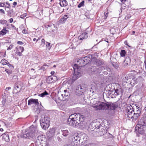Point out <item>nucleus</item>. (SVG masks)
Listing matches in <instances>:
<instances>
[{
    "mask_svg": "<svg viewBox=\"0 0 146 146\" xmlns=\"http://www.w3.org/2000/svg\"><path fill=\"white\" fill-rule=\"evenodd\" d=\"M96 62L97 65L98 66H100L104 63V61L102 60H97Z\"/></svg>",
    "mask_w": 146,
    "mask_h": 146,
    "instance_id": "obj_25",
    "label": "nucleus"
},
{
    "mask_svg": "<svg viewBox=\"0 0 146 146\" xmlns=\"http://www.w3.org/2000/svg\"><path fill=\"white\" fill-rule=\"evenodd\" d=\"M98 69H97L96 67L95 66H92L91 68V70L92 71L91 74H94L96 73V71Z\"/></svg>",
    "mask_w": 146,
    "mask_h": 146,
    "instance_id": "obj_27",
    "label": "nucleus"
},
{
    "mask_svg": "<svg viewBox=\"0 0 146 146\" xmlns=\"http://www.w3.org/2000/svg\"><path fill=\"white\" fill-rule=\"evenodd\" d=\"M22 33L23 34H26L27 33V32L25 29H24L22 31Z\"/></svg>",
    "mask_w": 146,
    "mask_h": 146,
    "instance_id": "obj_45",
    "label": "nucleus"
},
{
    "mask_svg": "<svg viewBox=\"0 0 146 146\" xmlns=\"http://www.w3.org/2000/svg\"><path fill=\"white\" fill-rule=\"evenodd\" d=\"M84 61L83 57H80L78 59L77 62L81 65V66L82 67V65L84 64Z\"/></svg>",
    "mask_w": 146,
    "mask_h": 146,
    "instance_id": "obj_24",
    "label": "nucleus"
},
{
    "mask_svg": "<svg viewBox=\"0 0 146 146\" xmlns=\"http://www.w3.org/2000/svg\"><path fill=\"white\" fill-rule=\"evenodd\" d=\"M17 44L20 45H22L24 44V43L21 41H18L17 42Z\"/></svg>",
    "mask_w": 146,
    "mask_h": 146,
    "instance_id": "obj_42",
    "label": "nucleus"
},
{
    "mask_svg": "<svg viewBox=\"0 0 146 146\" xmlns=\"http://www.w3.org/2000/svg\"><path fill=\"white\" fill-rule=\"evenodd\" d=\"M131 106H134V108L136 109V111H137V112H139V111H141V108L137 104H133Z\"/></svg>",
    "mask_w": 146,
    "mask_h": 146,
    "instance_id": "obj_21",
    "label": "nucleus"
},
{
    "mask_svg": "<svg viewBox=\"0 0 146 146\" xmlns=\"http://www.w3.org/2000/svg\"><path fill=\"white\" fill-rule=\"evenodd\" d=\"M104 15H105V17H104V19H105L107 18V17L108 16V13H104Z\"/></svg>",
    "mask_w": 146,
    "mask_h": 146,
    "instance_id": "obj_43",
    "label": "nucleus"
},
{
    "mask_svg": "<svg viewBox=\"0 0 146 146\" xmlns=\"http://www.w3.org/2000/svg\"><path fill=\"white\" fill-rule=\"evenodd\" d=\"M54 71H52L50 72V74L52 75H53V74H54Z\"/></svg>",
    "mask_w": 146,
    "mask_h": 146,
    "instance_id": "obj_59",
    "label": "nucleus"
},
{
    "mask_svg": "<svg viewBox=\"0 0 146 146\" xmlns=\"http://www.w3.org/2000/svg\"><path fill=\"white\" fill-rule=\"evenodd\" d=\"M50 45V43L49 42H46V46L47 47H48Z\"/></svg>",
    "mask_w": 146,
    "mask_h": 146,
    "instance_id": "obj_48",
    "label": "nucleus"
},
{
    "mask_svg": "<svg viewBox=\"0 0 146 146\" xmlns=\"http://www.w3.org/2000/svg\"><path fill=\"white\" fill-rule=\"evenodd\" d=\"M63 0L62 3H60V5L61 7L66 6L68 5L67 2L66 0Z\"/></svg>",
    "mask_w": 146,
    "mask_h": 146,
    "instance_id": "obj_29",
    "label": "nucleus"
},
{
    "mask_svg": "<svg viewBox=\"0 0 146 146\" xmlns=\"http://www.w3.org/2000/svg\"><path fill=\"white\" fill-rule=\"evenodd\" d=\"M0 12L1 13H3V14L5 13V11H4V10L3 9H0Z\"/></svg>",
    "mask_w": 146,
    "mask_h": 146,
    "instance_id": "obj_49",
    "label": "nucleus"
},
{
    "mask_svg": "<svg viewBox=\"0 0 146 146\" xmlns=\"http://www.w3.org/2000/svg\"><path fill=\"white\" fill-rule=\"evenodd\" d=\"M48 94V93L46 91H45L44 92H43L41 94H39L38 96L41 97H44L45 96L47 95Z\"/></svg>",
    "mask_w": 146,
    "mask_h": 146,
    "instance_id": "obj_31",
    "label": "nucleus"
},
{
    "mask_svg": "<svg viewBox=\"0 0 146 146\" xmlns=\"http://www.w3.org/2000/svg\"><path fill=\"white\" fill-rule=\"evenodd\" d=\"M136 133H137V136L139 137V134H140L139 133H138L137 132H136Z\"/></svg>",
    "mask_w": 146,
    "mask_h": 146,
    "instance_id": "obj_61",
    "label": "nucleus"
},
{
    "mask_svg": "<svg viewBox=\"0 0 146 146\" xmlns=\"http://www.w3.org/2000/svg\"><path fill=\"white\" fill-rule=\"evenodd\" d=\"M130 62L131 59L129 57H126L124 61V66H127L130 63Z\"/></svg>",
    "mask_w": 146,
    "mask_h": 146,
    "instance_id": "obj_19",
    "label": "nucleus"
},
{
    "mask_svg": "<svg viewBox=\"0 0 146 146\" xmlns=\"http://www.w3.org/2000/svg\"><path fill=\"white\" fill-rule=\"evenodd\" d=\"M9 31L6 29V28H4L3 29L0 31V35L3 36L5 35L7 32Z\"/></svg>",
    "mask_w": 146,
    "mask_h": 146,
    "instance_id": "obj_23",
    "label": "nucleus"
},
{
    "mask_svg": "<svg viewBox=\"0 0 146 146\" xmlns=\"http://www.w3.org/2000/svg\"><path fill=\"white\" fill-rule=\"evenodd\" d=\"M2 135L3 138L5 139V141H7L9 139V136L8 134L6 135L4 133Z\"/></svg>",
    "mask_w": 146,
    "mask_h": 146,
    "instance_id": "obj_30",
    "label": "nucleus"
},
{
    "mask_svg": "<svg viewBox=\"0 0 146 146\" xmlns=\"http://www.w3.org/2000/svg\"><path fill=\"white\" fill-rule=\"evenodd\" d=\"M6 4L8 5V6H7L6 7L7 8H9V7H10V4L9 3V2H6Z\"/></svg>",
    "mask_w": 146,
    "mask_h": 146,
    "instance_id": "obj_51",
    "label": "nucleus"
},
{
    "mask_svg": "<svg viewBox=\"0 0 146 146\" xmlns=\"http://www.w3.org/2000/svg\"><path fill=\"white\" fill-rule=\"evenodd\" d=\"M137 79L134 76L129 74L126 76L124 80L122 82V85L123 87H125V84L128 83L131 85H135L137 83Z\"/></svg>",
    "mask_w": 146,
    "mask_h": 146,
    "instance_id": "obj_5",
    "label": "nucleus"
},
{
    "mask_svg": "<svg viewBox=\"0 0 146 146\" xmlns=\"http://www.w3.org/2000/svg\"><path fill=\"white\" fill-rule=\"evenodd\" d=\"M7 23V21L5 20H0V23L2 25L6 24Z\"/></svg>",
    "mask_w": 146,
    "mask_h": 146,
    "instance_id": "obj_37",
    "label": "nucleus"
},
{
    "mask_svg": "<svg viewBox=\"0 0 146 146\" xmlns=\"http://www.w3.org/2000/svg\"><path fill=\"white\" fill-rule=\"evenodd\" d=\"M12 101V98L10 96L7 97V98H3L2 102V104L4 106L6 103H9Z\"/></svg>",
    "mask_w": 146,
    "mask_h": 146,
    "instance_id": "obj_15",
    "label": "nucleus"
},
{
    "mask_svg": "<svg viewBox=\"0 0 146 146\" xmlns=\"http://www.w3.org/2000/svg\"><path fill=\"white\" fill-rule=\"evenodd\" d=\"M126 53V51L124 50H121L120 52V55L121 57H125Z\"/></svg>",
    "mask_w": 146,
    "mask_h": 146,
    "instance_id": "obj_28",
    "label": "nucleus"
},
{
    "mask_svg": "<svg viewBox=\"0 0 146 146\" xmlns=\"http://www.w3.org/2000/svg\"><path fill=\"white\" fill-rule=\"evenodd\" d=\"M10 26H11V27H12V28H15V26L11 24L10 25Z\"/></svg>",
    "mask_w": 146,
    "mask_h": 146,
    "instance_id": "obj_56",
    "label": "nucleus"
},
{
    "mask_svg": "<svg viewBox=\"0 0 146 146\" xmlns=\"http://www.w3.org/2000/svg\"><path fill=\"white\" fill-rule=\"evenodd\" d=\"M39 40V38L38 39L36 40V38H34L33 39V40L34 41H36V42H37Z\"/></svg>",
    "mask_w": 146,
    "mask_h": 146,
    "instance_id": "obj_57",
    "label": "nucleus"
},
{
    "mask_svg": "<svg viewBox=\"0 0 146 146\" xmlns=\"http://www.w3.org/2000/svg\"><path fill=\"white\" fill-rule=\"evenodd\" d=\"M117 102L114 103L107 102V103L98 101L95 104L92 105V107L97 110H115L118 105Z\"/></svg>",
    "mask_w": 146,
    "mask_h": 146,
    "instance_id": "obj_1",
    "label": "nucleus"
},
{
    "mask_svg": "<svg viewBox=\"0 0 146 146\" xmlns=\"http://www.w3.org/2000/svg\"><path fill=\"white\" fill-rule=\"evenodd\" d=\"M16 54L18 56H21L22 55V53L24 50V48L23 47L21 46H19L18 47H17L16 48Z\"/></svg>",
    "mask_w": 146,
    "mask_h": 146,
    "instance_id": "obj_12",
    "label": "nucleus"
},
{
    "mask_svg": "<svg viewBox=\"0 0 146 146\" xmlns=\"http://www.w3.org/2000/svg\"><path fill=\"white\" fill-rule=\"evenodd\" d=\"M124 44L125 45H126L128 46H129V47H130V46L129 45H128V43L126 41H125L124 42Z\"/></svg>",
    "mask_w": 146,
    "mask_h": 146,
    "instance_id": "obj_52",
    "label": "nucleus"
},
{
    "mask_svg": "<svg viewBox=\"0 0 146 146\" xmlns=\"http://www.w3.org/2000/svg\"><path fill=\"white\" fill-rule=\"evenodd\" d=\"M72 139L74 142L76 143V145L80 144V140L81 139L78 135H73Z\"/></svg>",
    "mask_w": 146,
    "mask_h": 146,
    "instance_id": "obj_11",
    "label": "nucleus"
},
{
    "mask_svg": "<svg viewBox=\"0 0 146 146\" xmlns=\"http://www.w3.org/2000/svg\"><path fill=\"white\" fill-rule=\"evenodd\" d=\"M45 40L43 38L41 40V43L42 44H45Z\"/></svg>",
    "mask_w": 146,
    "mask_h": 146,
    "instance_id": "obj_47",
    "label": "nucleus"
},
{
    "mask_svg": "<svg viewBox=\"0 0 146 146\" xmlns=\"http://www.w3.org/2000/svg\"><path fill=\"white\" fill-rule=\"evenodd\" d=\"M28 103L29 105L33 104L36 105H38L39 104V103L38 102V100L36 99H31L28 100Z\"/></svg>",
    "mask_w": 146,
    "mask_h": 146,
    "instance_id": "obj_16",
    "label": "nucleus"
},
{
    "mask_svg": "<svg viewBox=\"0 0 146 146\" xmlns=\"http://www.w3.org/2000/svg\"><path fill=\"white\" fill-rule=\"evenodd\" d=\"M8 62L5 59H3L1 62L3 65H7L8 63Z\"/></svg>",
    "mask_w": 146,
    "mask_h": 146,
    "instance_id": "obj_32",
    "label": "nucleus"
},
{
    "mask_svg": "<svg viewBox=\"0 0 146 146\" xmlns=\"http://www.w3.org/2000/svg\"><path fill=\"white\" fill-rule=\"evenodd\" d=\"M144 110L146 111V104L145 105Z\"/></svg>",
    "mask_w": 146,
    "mask_h": 146,
    "instance_id": "obj_64",
    "label": "nucleus"
},
{
    "mask_svg": "<svg viewBox=\"0 0 146 146\" xmlns=\"http://www.w3.org/2000/svg\"><path fill=\"white\" fill-rule=\"evenodd\" d=\"M74 70V73L72 77V80L75 81L79 78L81 76L80 73V67L78 66L77 64H75L73 67Z\"/></svg>",
    "mask_w": 146,
    "mask_h": 146,
    "instance_id": "obj_7",
    "label": "nucleus"
},
{
    "mask_svg": "<svg viewBox=\"0 0 146 146\" xmlns=\"http://www.w3.org/2000/svg\"><path fill=\"white\" fill-rule=\"evenodd\" d=\"M13 47V44L10 45L7 49V50H9L11 49Z\"/></svg>",
    "mask_w": 146,
    "mask_h": 146,
    "instance_id": "obj_41",
    "label": "nucleus"
},
{
    "mask_svg": "<svg viewBox=\"0 0 146 146\" xmlns=\"http://www.w3.org/2000/svg\"><path fill=\"white\" fill-rule=\"evenodd\" d=\"M0 54L1 55H0V56H2L3 57H5L6 56V51H2L0 52Z\"/></svg>",
    "mask_w": 146,
    "mask_h": 146,
    "instance_id": "obj_35",
    "label": "nucleus"
},
{
    "mask_svg": "<svg viewBox=\"0 0 146 146\" xmlns=\"http://www.w3.org/2000/svg\"><path fill=\"white\" fill-rule=\"evenodd\" d=\"M39 70H42L44 71L46 70V69L44 66H42L40 67Z\"/></svg>",
    "mask_w": 146,
    "mask_h": 146,
    "instance_id": "obj_46",
    "label": "nucleus"
},
{
    "mask_svg": "<svg viewBox=\"0 0 146 146\" xmlns=\"http://www.w3.org/2000/svg\"><path fill=\"white\" fill-rule=\"evenodd\" d=\"M68 18V15H65L63 17L61 18L59 20V21L61 23H64L66 21L67 19Z\"/></svg>",
    "mask_w": 146,
    "mask_h": 146,
    "instance_id": "obj_20",
    "label": "nucleus"
},
{
    "mask_svg": "<svg viewBox=\"0 0 146 146\" xmlns=\"http://www.w3.org/2000/svg\"><path fill=\"white\" fill-rule=\"evenodd\" d=\"M84 1H83L80 3L78 5V8H80L84 6Z\"/></svg>",
    "mask_w": 146,
    "mask_h": 146,
    "instance_id": "obj_34",
    "label": "nucleus"
},
{
    "mask_svg": "<svg viewBox=\"0 0 146 146\" xmlns=\"http://www.w3.org/2000/svg\"><path fill=\"white\" fill-rule=\"evenodd\" d=\"M100 69L101 70H104L105 68L104 67L102 66L100 68Z\"/></svg>",
    "mask_w": 146,
    "mask_h": 146,
    "instance_id": "obj_54",
    "label": "nucleus"
},
{
    "mask_svg": "<svg viewBox=\"0 0 146 146\" xmlns=\"http://www.w3.org/2000/svg\"><path fill=\"white\" fill-rule=\"evenodd\" d=\"M22 88V86L20 82H18L15 84L13 89V92L17 94L20 92Z\"/></svg>",
    "mask_w": 146,
    "mask_h": 146,
    "instance_id": "obj_9",
    "label": "nucleus"
},
{
    "mask_svg": "<svg viewBox=\"0 0 146 146\" xmlns=\"http://www.w3.org/2000/svg\"><path fill=\"white\" fill-rule=\"evenodd\" d=\"M55 131V128H52L49 129L46 133L48 137L49 138L52 137L54 135Z\"/></svg>",
    "mask_w": 146,
    "mask_h": 146,
    "instance_id": "obj_13",
    "label": "nucleus"
},
{
    "mask_svg": "<svg viewBox=\"0 0 146 146\" xmlns=\"http://www.w3.org/2000/svg\"><path fill=\"white\" fill-rule=\"evenodd\" d=\"M11 89V87H8L6 89H5V90L6 91H8L9 90Z\"/></svg>",
    "mask_w": 146,
    "mask_h": 146,
    "instance_id": "obj_50",
    "label": "nucleus"
},
{
    "mask_svg": "<svg viewBox=\"0 0 146 146\" xmlns=\"http://www.w3.org/2000/svg\"><path fill=\"white\" fill-rule=\"evenodd\" d=\"M0 131L1 132H3V128H0Z\"/></svg>",
    "mask_w": 146,
    "mask_h": 146,
    "instance_id": "obj_62",
    "label": "nucleus"
},
{
    "mask_svg": "<svg viewBox=\"0 0 146 146\" xmlns=\"http://www.w3.org/2000/svg\"><path fill=\"white\" fill-rule=\"evenodd\" d=\"M83 139L84 140V141L85 142L88 140V137L86 135H85L84 136V137L83 138Z\"/></svg>",
    "mask_w": 146,
    "mask_h": 146,
    "instance_id": "obj_39",
    "label": "nucleus"
},
{
    "mask_svg": "<svg viewBox=\"0 0 146 146\" xmlns=\"http://www.w3.org/2000/svg\"><path fill=\"white\" fill-rule=\"evenodd\" d=\"M78 88H80V91H82L81 90L82 89V87L80 85H78Z\"/></svg>",
    "mask_w": 146,
    "mask_h": 146,
    "instance_id": "obj_55",
    "label": "nucleus"
},
{
    "mask_svg": "<svg viewBox=\"0 0 146 146\" xmlns=\"http://www.w3.org/2000/svg\"><path fill=\"white\" fill-rule=\"evenodd\" d=\"M117 91H118V90L117 89L115 92L114 94L112 95V98L116 97V96H118V93L117 92Z\"/></svg>",
    "mask_w": 146,
    "mask_h": 146,
    "instance_id": "obj_36",
    "label": "nucleus"
},
{
    "mask_svg": "<svg viewBox=\"0 0 146 146\" xmlns=\"http://www.w3.org/2000/svg\"><path fill=\"white\" fill-rule=\"evenodd\" d=\"M146 125V117L143 116L138 121L136 125L135 129L136 132L142 134L144 131V128Z\"/></svg>",
    "mask_w": 146,
    "mask_h": 146,
    "instance_id": "obj_3",
    "label": "nucleus"
},
{
    "mask_svg": "<svg viewBox=\"0 0 146 146\" xmlns=\"http://www.w3.org/2000/svg\"><path fill=\"white\" fill-rule=\"evenodd\" d=\"M84 117L80 113H74L70 115L67 121V124L75 127L83 121Z\"/></svg>",
    "mask_w": 146,
    "mask_h": 146,
    "instance_id": "obj_2",
    "label": "nucleus"
},
{
    "mask_svg": "<svg viewBox=\"0 0 146 146\" xmlns=\"http://www.w3.org/2000/svg\"><path fill=\"white\" fill-rule=\"evenodd\" d=\"M13 4L15 6L17 5V3L16 2H14L13 3Z\"/></svg>",
    "mask_w": 146,
    "mask_h": 146,
    "instance_id": "obj_58",
    "label": "nucleus"
},
{
    "mask_svg": "<svg viewBox=\"0 0 146 146\" xmlns=\"http://www.w3.org/2000/svg\"><path fill=\"white\" fill-rule=\"evenodd\" d=\"M42 128L44 130L48 129L50 124L49 117L46 115L42 116L40 120Z\"/></svg>",
    "mask_w": 146,
    "mask_h": 146,
    "instance_id": "obj_6",
    "label": "nucleus"
},
{
    "mask_svg": "<svg viewBox=\"0 0 146 146\" xmlns=\"http://www.w3.org/2000/svg\"><path fill=\"white\" fill-rule=\"evenodd\" d=\"M9 21L10 23H11L13 21V18H11L9 20Z\"/></svg>",
    "mask_w": 146,
    "mask_h": 146,
    "instance_id": "obj_53",
    "label": "nucleus"
},
{
    "mask_svg": "<svg viewBox=\"0 0 146 146\" xmlns=\"http://www.w3.org/2000/svg\"><path fill=\"white\" fill-rule=\"evenodd\" d=\"M88 33L86 32L83 33L78 37V39L80 40H83L87 38Z\"/></svg>",
    "mask_w": 146,
    "mask_h": 146,
    "instance_id": "obj_18",
    "label": "nucleus"
},
{
    "mask_svg": "<svg viewBox=\"0 0 146 146\" xmlns=\"http://www.w3.org/2000/svg\"><path fill=\"white\" fill-rule=\"evenodd\" d=\"M9 67L11 68V69H13L14 68L13 66L12 65L9 64V62L7 64V65Z\"/></svg>",
    "mask_w": 146,
    "mask_h": 146,
    "instance_id": "obj_40",
    "label": "nucleus"
},
{
    "mask_svg": "<svg viewBox=\"0 0 146 146\" xmlns=\"http://www.w3.org/2000/svg\"><path fill=\"white\" fill-rule=\"evenodd\" d=\"M134 106H132L131 105L127 106L126 107H125V110L124 112L127 114V117L129 118V117H131L133 114L134 112H135Z\"/></svg>",
    "mask_w": 146,
    "mask_h": 146,
    "instance_id": "obj_8",
    "label": "nucleus"
},
{
    "mask_svg": "<svg viewBox=\"0 0 146 146\" xmlns=\"http://www.w3.org/2000/svg\"><path fill=\"white\" fill-rule=\"evenodd\" d=\"M76 90H79V91H80V88H78V86L76 88Z\"/></svg>",
    "mask_w": 146,
    "mask_h": 146,
    "instance_id": "obj_60",
    "label": "nucleus"
},
{
    "mask_svg": "<svg viewBox=\"0 0 146 146\" xmlns=\"http://www.w3.org/2000/svg\"><path fill=\"white\" fill-rule=\"evenodd\" d=\"M67 90H64V92L65 94H66V93L67 92Z\"/></svg>",
    "mask_w": 146,
    "mask_h": 146,
    "instance_id": "obj_63",
    "label": "nucleus"
},
{
    "mask_svg": "<svg viewBox=\"0 0 146 146\" xmlns=\"http://www.w3.org/2000/svg\"><path fill=\"white\" fill-rule=\"evenodd\" d=\"M88 56H86L85 57H83V59L84 61V64L82 65V66H84L85 65L87 64L91 60L90 57H92V56L90 55H89Z\"/></svg>",
    "mask_w": 146,
    "mask_h": 146,
    "instance_id": "obj_14",
    "label": "nucleus"
},
{
    "mask_svg": "<svg viewBox=\"0 0 146 146\" xmlns=\"http://www.w3.org/2000/svg\"><path fill=\"white\" fill-rule=\"evenodd\" d=\"M62 134L65 137L67 136L69 134V133L67 130L62 129L61 130Z\"/></svg>",
    "mask_w": 146,
    "mask_h": 146,
    "instance_id": "obj_22",
    "label": "nucleus"
},
{
    "mask_svg": "<svg viewBox=\"0 0 146 146\" xmlns=\"http://www.w3.org/2000/svg\"><path fill=\"white\" fill-rule=\"evenodd\" d=\"M38 128L36 126L33 125L29 127L25 132V133L23 135V137L26 138L27 137H33L38 133Z\"/></svg>",
    "mask_w": 146,
    "mask_h": 146,
    "instance_id": "obj_4",
    "label": "nucleus"
},
{
    "mask_svg": "<svg viewBox=\"0 0 146 146\" xmlns=\"http://www.w3.org/2000/svg\"><path fill=\"white\" fill-rule=\"evenodd\" d=\"M96 123L97 124L96 125H95V128L97 129H99L100 128V126H101V124L99 122H96Z\"/></svg>",
    "mask_w": 146,
    "mask_h": 146,
    "instance_id": "obj_33",
    "label": "nucleus"
},
{
    "mask_svg": "<svg viewBox=\"0 0 146 146\" xmlns=\"http://www.w3.org/2000/svg\"><path fill=\"white\" fill-rule=\"evenodd\" d=\"M5 71L9 75H10L12 73V71L11 70H9L7 69H6L5 70Z\"/></svg>",
    "mask_w": 146,
    "mask_h": 146,
    "instance_id": "obj_38",
    "label": "nucleus"
},
{
    "mask_svg": "<svg viewBox=\"0 0 146 146\" xmlns=\"http://www.w3.org/2000/svg\"><path fill=\"white\" fill-rule=\"evenodd\" d=\"M139 112H137V111H136V112H134L133 113V115L131 117H129V118L133 119L135 120H136L137 118L139 117L140 115V114L141 113V111H139Z\"/></svg>",
    "mask_w": 146,
    "mask_h": 146,
    "instance_id": "obj_17",
    "label": "nucleus"
},
{
    "mask_svg": "<svg viewBox=\"0 0 146 146\" xmlns=\"http://www.w3.org/2000/svg\"><path fill=\"white\" fill-rule=\"evenodd\" d=\"M5 5V3H0V7H4Z\"/></svg>",
    "mask_w": 146,
    "mask_h": 146,
    "instance_id": "obj_44",
    "label": "nucleus"
},
{
    "mask_svg": "<svg viewBox=\"0 0 146 146\" xmlns=\"http://www.w3.org/2000/svg\"><path fill=\"white\" fill-rule=\"evenodd\" d=\"M57 80V76H55L52 75L48 76L46 78V81L48 84H50L55 82Z\"/></svg>",
    "mask_w": 146,
    "mask_h": 146,
    "instance_id": "obj_10",
    "label": "nucleus"
},
{
    "mask_svg": "<svg viewBox=\"0 0 146 146\" xmlns=\"http://www.w3.org/2000/svg\"><path fill=\"white\" fill-rule=\"evenodd\" d=\"M119 95L121 94V95L120 96V98L119 99V100H120V99H121V100H122V96L123 94L124 90L122 89L121 88H119Z\"/></svg>",
    "mask_w": 146,
    "mask_h": 146,
    "instance_id": "obj_26",
    "label": "nucleus"
}]
</instances>
